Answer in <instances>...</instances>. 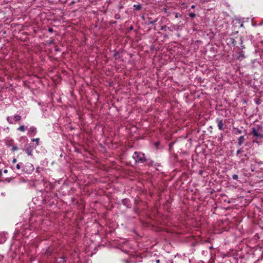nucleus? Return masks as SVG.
Here are the masks:
<instances>
[{
  "mask_svg": "<svg viewBox=\"0 0 263 263\" xmlns=\"http://www.w3.org/2000/svg\"><path fill=\"white\" fill-rule=\"evenodd\" d=\"M16 158H14V159H13V160H12V163H16Z\"/></svg>",
  "mask_w": 263,
  "mask_h": 263,
  "instance_id": "obj_23",
  "label": "nucleus"
},
{
  "mask_svg": "<svg viewBox=\"0 0 263 263\" xmlns=\"http://www.w3.org/2000/svg\"><path fill=\"white\" fill-rule=\"evenodd\" d=\"M13 120L12 119V117H10V116H8L7 117V122L10 124H14V122L13 121Z\"/></svg>",
  "mask_w": 263,
  "mask_h": 263,
  "instance_id": "obj_12",
  "label": "nucleus"
},
{
  "mask_svg": "<svg viewBox=\"0 0 263 263\" xmlns=\"http://www.w3.org/2000/svg\"><path fill=\"white\" fill-rule=\"evenodd\" d=\"M195 8V5H193L191 6V8L194 9Z\"/></svg>",
  "mask_w": 263,
  "mask_h": 263,
  "instance_id": "obj_27",
  "label": "nucleus"
},
{
  "mask_svg": "<svg viewBox=\"0 0 263 263\" xmlns=\"http://www.w3.org/2000/svg\"><path fill=\"white\" fill-rule=\"evenodd\" d=\"M134 7L136 10H140L141 9V6L140 5H134Z\"/></svg>",
  "mask_w": 263,
  "mask_h": 263,
  "instance_id": "obj_14",
  "label": "nucleus"
},
{
  "mask_svg": "<svg viewBox=\"0 0 263 263\" xmlns=\"http://www.w3.org/2000/svg\"><path fill=\"white\" fill-rule=\"evenodd\" d=\"M251 135H252L254 137H255V139L254 140H257L261 135H262L260 133V130L259 128L256 129L255 127H253L252 128V131L251 133Z\"/></svg>",
  "mask_w": 263,
  "mask_h": 263,
  "instance_id": "obj_2",
  "label": "nucleus"
},
{
  "mask_svg": "<svg viewBox=\"0 0 263 263\" xmlns=\"http://www.w3.org/2000/svg\"><path fill=\"white\" fill-rule=\"evenodd\" d=\"M16 167L17 170H20L21 168L20 164H17L16 165Z\"/></svg>",
  "mask_w": 263,
  "mask_h": 263,
  "instance_id": "obj_22",
  "label": "nucleus"
},
{
  "mask_svg": "<svg viewBox=\"0 0 263 263\" xmlns=\"http://www.w3.org/2000/svg\"><path fill=\"white\" fill-rule=\"evenodd\" d=\"M6 240V234L4 232H0V243L5 242Z\"/></svg>",
  "mask_w": 263,
  "mask_h": 263,
  "instance_id": "obj_6",
  "label": "nucleus"
},
{
  "mask_svg": "<svg viewBox=\"0 0 263 263\" xmlns=\"http://www.w3.org/2000/svg\"><path fill=\"white\" fill-rule=\"evenodd\" d=\"M18 131L24 132L26 130V127L24 125H21L20 127H18L17 129Z\"/></svg>",
  "mask_w": 263,
  "mask_h": 263,
  "instance_id": "obj_13",
  "label": "nucleus"
},
{
  "mask_svg": "<svg viewBox=\"0 0 263 263\" xmlns=\"http://www.w3.org/2000/svg\"><path fill=\"white\" fill-rule=\"evenodd\" d=\"M133 161H130V163L136 164L137 162L144 163L146 161L144 157V154L140 152H135L132 156Z\"/></svg>",
  "mask_w": 263,
  "mask_h": 263,
  "instance_id": "obj_1",
  "label": "nucleus"
},
{
  "mask_svg": "<svg viewBox=\"0 0 263 263\" xmlns=\"http://www.w3.org/2000/svg\"><path fill=\"white\" fill-rule=\"evenodd\" d=\"M34 149L33 145H29L25 148V152L29 156L32 155V151Z\"/></svg>",
  "mask_w": 263,
  "mask_h": 263,
  "instance_id": "obj_3",
  "label": "nucleus"
},
{
  "mask_svg": "<svg viewBox=\"0 0 263 263\" xmlns=\"http://www.w3.org/2000/svg\"><path fill=\"white\" fill-rule=\"evenodd\" d=\"M167 30H170V31H172L173 30L172 29H171L170 27H167Z\"/></svg>",
  "mask_w": 263,
  "mask_h": 263,
  "instance_id": "obj_26",
  "label": "nucleus"
},
{
  "mask_svg": "<svg viewBox=\"0 0 263 263\" xmlns=\"http://www.w3.org/2000/svg\"><path fill=\"white\" fill-rule=\"evenodd\" d=\"M48 31H49V32H52V31H53V29H52V28H49Z\"/></svg>",
  "mask_w": 263,
  "mask_h": 263,
  "instance_id": "obj_24",
  "label": "nucleus"
},
{
  "mask_svg": "<svg viewBox=\"0 0 263 263\" xmlns=\"http://www.w3.org/2000/svg\"><path fill=\"white\" fill-rule=\"evenodd\" d=\"M240 57H243V54H241L239 56V58H240Z\"/></svg>",
  "mask_w": 263,
  "mask_h": 263,
  "instance_id": "obj_31",
  "label": "nucleus"
},
{
  "mask_svg": "<svg viewBox=\"0 0 263 263\" xmlns=\"http://www.w3.org/2000/svg\"><path fill=\"white\" fill-rule=\"evenodd\" d=\"M31 141L32 142H36V144L37 146H38L39 145V141H40V139L39 138L32 139Z\"/></svg>",
  "mask_w": 263,
  "mask_h": 263,
  "instance_id": "obj_15",
  "label": "nucleus"
},
{
  "mask_svg": "<svg viewBox=\"0 0 263 263\" xmlns=\"http://www.w3.org/2000/svg\"><path fill=\"white\" fill-rule=\"evenodd\" d=\"M232 178L234 180H237L238 178V175L236 174L233 175Z\"/></svg>",
  "mask_w": 263,
  "mask_h": 263,
  "instance_id": "obj_19",
  "label": "nucleus"
},
{
  "mask_svg": "<svg viewBox=\"0 0 263 263\" xmlns=\"http://www.w3.org/2000/svg\"><path fill=\"white\" fill-rule=\"evenodd\" d=\"M7 172H8L7 170H4V173H7Z\"/></svg>",
  "mask_w": 263,
  "mask_h": 263,
  "instance_id": "obj_28",
  "label": "nucleus"
},
{
  "mask_svg": "<svg viewBox=\"0 0 263 263\" xmlns=\"http://www.w3.org/2000/svg\"><path fill=\"white\" fill-rule=\"evenodd\" d=\"M216 122L217 123V126H218V129L219 130H223L224 124L223 123L222 119L217 118L216 119Z\"/></svg>",
  "mask_w": 263,
  "mask_h": 263,
  "instance_id": "obj_5",
  "label": "nucleus"
},
{
  "mask_svg": "<svg viewBox=\"0 0 263 263\" xmlns=\"http://www.w3.org/2000/svg\"><path fill=\"white\" fill-rule=\"evenodd\" d=\"M6 145L7 147H12L13 145V140L12 139L7 140L6 141Z\"/></svg>",
  "mask_w": 263,
  "mask_h": 263,
  "instance_id": "obj_10",
  "label": "nucleus"
},
{
  "mask_svg": "<svg viewBox=\"0 0 263 263\" xmlns=\"http://www.w3.org/2000/svg\"><path fill=\"white\" fill-rule=\"evenodd\" d=\"M202 171H200V174H202Z\"/></svg>",
  "mask_w": 263,
  "mask_h": 263,
  "instance_id": "obj_34",
  "label": "nucleus"
},
{
  "mask_svg": "<svg viewBox=\"0 0 263 263\" xmlns=\"http://www.w3.org/2000/svg\"><path fill=\"white\" fill-rule=\"evenodd\" d=\"M61 259H63V262H66V259H65V257H62Z\"/></svg>",
  "mask_w": 263,
  "mask_h": 263,
  "instance_id": "obj_25",
  "label": "nucleus"
},
{
  "mask_svg": "<svg viewBox=\"0 0 263 263\" xmlns=\"http://www.w3.org/2000/svg\"><path fill=\"white\" fill-rule=\"evenodd\" d=\"M21 119H22V117L20 115H15L13 118L14 123L15 122L20 121L21 120Z\"/></svg>",
  "mask_w": 263,
  "mask_h": 263,
  "instance_id": "obj_9",
  "label": "nucleus"
},
{
  "mask_svg": "<svg viewBox=\"0 0 263 263\" xmlns=\"http://www.w3.org/2000/svg\"><path fill=\"white\" fill-rule=\"evenodd\" d=\"M234 134H235V135L240 134L242 132V130H241L238 128H234Z\"/></svg>",
  "mask_w": 263,
  "mask_h": 263,
  "instance_id": "obj_11",
  "label": "nucleus"
},
{
  "mask_svg": "<svg viewBox=\"0 0 263 263\" xmlns=\"http://www.w3.org/2000/svg\"><path fill=\"white\" fill-rule=\"evenodd\" d=\"M157 21V19H156V20H154V21H150V22H149V24H153L155 23Z\"/></svg>",
  "mask_w": 263,
  "mask_h": 263,
  "instance_id": "obj_21",
  "label": "nucleus"
},
{
  "mask_svg": "<svg viewBox=\"0 0 263 263\" xmlns=\"http://www.w3.org/2000/svg\"><path fill=\"white\" fill-rule=\"evenodd\" d=\"M153 163V161H151V164H152Z\"/></svg>",
  "mask_w": 263,
  "mask_h": 263,
  "instance_id": "obj_33",
  "label": "nucleus"
},
{
  "mask_svg": "<svg viewBox=\"0 0 263 263\" xmlns=\"http://www.w3.org/2000/svg\"><path fill=\"white\" fill-rule=\"evenodd\" d=\"M156 262H157V263H159V262H160V260H159V259H157V260H156Z\"/></svg>",
  "mask_w": 263,
  "mask_h": 263,
  "instance_id": "obj_30",
  "label": "nucleus"
},
{
  "mask_svg": "<svg viewBox=\"0 0 263 263\" xmlns=\"http://www.w3.org/2000/svg\"><path fill=\"white\" fill-rule=\"evenodd\" d=\"M245 141V138L244 136H241L239 137L238 139V146L241 145Z\"/></svg>",
  "mask_w": 263,
  "mask_h": 263,
  "instance_id": "obj_7",
  "label": "nucleus"
},
{
  "mask_svg": "<svg viewBox=\"0 0 263 263\" xmlns=\"http://www.w3.org/2000/svg\"><path fill=\"white\" fill-rule=\"evenodd\" d=\"M163 9H164V11L165 12H167V9H166V8H164Z\"/></svg>",
  "mask_w": 263,
  "mask_h": 263,
  "instance_id": "obj_29",
  "label": "nucleus"
},
{
  "mask_svg": "<svg viewBox=\"0 0 263 263\" xmlns=\"http://www.w3.org/2000/svg\"><path fill=\"white\" fill-rule=\"evenodd\" d=\"M37 133V129L34 126H31L29 128L28 134L30 136H34Z\"/></svg>",
  "mask_w": 263,
  "mask_h": 263,
  "instance_id": "obj_4",
  "label": "nucleus"
},
{
  "mask_svg": "<svg viewBox=\"0 0 263 263\" xmlns=\"http://www.w3.org/2000/svg\"><path fill=\"white\" fill-rule=\"evenodd\" d=\"M11 147H12L11 150L13 152L18 150V147L16 146L12 145Z\"/></svg>",
  "mask_w": 263,
  "mask_h": 263,
  "instance_id": "obj_16",
  "label": "nucleus"
},
{
  "mask_svg": "<svg viewBox=\"0 0 263 263\" xmlns=\"http://www.w3.org/2000/svg\"><path fill=\"white\" fill-rule=\"evenodd\" d=\"M115 18H118V16L116 15Z\"/></svg>",
  "mask_w": 263,
  "mask_h": 263,
  "instance_id": "obj_32",
  "label": "nucleus"
},
{
  "mask_svg": "<svg viewBox=\"0 0 263 263\" xmlns=\"http://www.w3.org/2000/svg\"><path fill=\"white\" fill-rule=\"evenodd\" d=\"M243 151L241 149H239L236 152V155H238L240 153H242Z\"/></svg>",
  "mask_w": 263,
  "mask_h": 263,
  "instance_id": "obj_20",
  "label": "nucleus"
},
{
  "mask_svg": "<svg viewBox=\"0 0 263 263\" xmlns=\"http://www.w3.org/2000/svg\"><path fill=\"white\" fill-rule=\"evenodd\" d=\"M189 16L191 18H194L196 16V14L194 13H189Z\"/></svg>",
  "mask_w": 263,
  "mask_h": 263,
  "instance_id": "obj_17",
  "label": "nucleus"
},
{
  "mask_svg": "<svg viewBox=\"0 0 263 263\" xmlns=\"http://www.w3.org/2000/svg\"><path fill=\"white\" fill-rule=\"evenodd\" d=\"M254 142H256L258 144L263 143V134L261 135L260 137L257 138V140H254Z\"/></svg>",
  "mask_w": 263,
  "mask_h": 263,
  "instance_id": "obj_8",
  "label": "nucleus"
},
{
  "mask_svg": "<svg viewBox=\"0 0 263 263\" xmlns=\"http://www.w3.org/2000/svg\"><path fill=\"white\" fill-rule=\"evenodd\" d=\"M161 30L166 31L167 30V26L166 25H163L161 26Z\"/></svg>",
  "mask_w": 263,
  "mask_h": 263,
  "instance_id": "obj_18",
  "label": "nucleus"
}]
</instances>
